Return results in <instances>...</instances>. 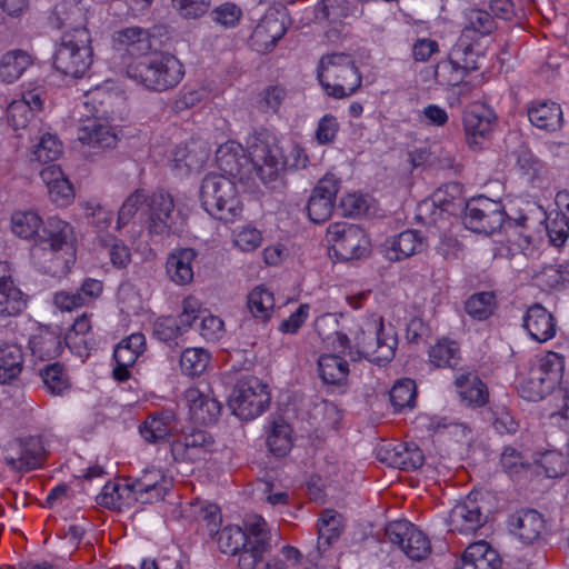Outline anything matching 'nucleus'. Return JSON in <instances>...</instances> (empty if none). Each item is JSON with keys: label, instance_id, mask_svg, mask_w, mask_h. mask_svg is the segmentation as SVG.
I'll list each match as a JSON object with an SVG mask.
<instances>
[{"label": "nucleus", "instance_id": "obj_49", "mask_svg": "<svg viewBox=\"0 0 569 569\" xmlns=\"http://www.w3.org/2000/svg\"><path fill=\"white\" fill-rule=\"evenodd\" d=\"M144 347V336L142 333H132L116 347L113 359L114 361H121L122 365H134L139 356L143 353Z\"/></svg>", "mask_w": 569, "mask_h": 569}, {"label": "nucleus", "instance_id": "obj_4", "mask_svg": "<svg viewBox=\"0 0 569 569\" xmlns=\"http://www.w3.org/2000/svg\"><path fill=\"white\" fill-rule=\"evenodd\" d=\"M126 74L143 88L162 92L177 87L184 76L181 61L164 51L146 53L126 66Z\"/></svg>", "mask_w": 569, "mask_h": 569}, {"label": "nucleus", "instance_id": "obj_8", "mask_svg": "<svg viewBox=\"0 0 569 569\" xmlns=\"http://www.w3.org/2000/svg\"><path fill=\"white\" fill-rule=\"evenodd\" d=\"M268 387L258 378L239 380L229 400L232 412L242 420H252L263 413L270 403Z\"/></svg>", "mask_w": 569, "mask_h": 569}, {"label": "nucleus", "instance_id": "obj_11", "mask_svg": "<svg viewBox=\"0 0 569 569\" xmlns=\"http://www.w3.org/2000/svg\"><path fill=\"white\" fill-rule=\"evenodd\" d=\"M386 536L391 543L399 546L403 553L413 561H421L431 552L428 537L409 521L390 522L386 527Z\"/></svg>", "mask_w": 569, "mask_h": 569}, {"label": "nucleus", "instance_id": "obj_50", "mask_svg": "<svg viewBox=\"0 0 569 569\" xmlns=\"http://www.w3.org/2000/svg\"><path fill=\"white\" fill-rule=\"evenodd\" d=\"M210 353L203 348H187L180 357L181 371L189 377L203 373L210 362Z\"/></svg>", "mask_w": 569, "mask_h": 569}, {"label": "nucleus", "instance_id": "obj_6", "mask_svg": "<svg viewBox=\"0 0 569 569\" xmlns=\"http://www.w3.org/2000/svg\"><path fill=\"white\" fill-rule=\"evenodd\" d=\"M200 200L203 209L218 220L233 221L242 211L233 179L224 174H208L202 180Z\"/></svg>", "mask_w": 569, "mask_h": 569}, {"label": "nucleus", "instance_id": "obj_26", "mask_svg": "<svg viewBox=\"0 0 569 569\" xmlns=\"http://www.w3.org/2000/svg\"><path fill=\"white\" fill-rule=\"evenodd\" d=\"M528 119L536 128L555 132L563 124L560 104L553 101H532L527 107Z\"/></svg>", "mask_w": 569, "mask_h": 569}, {"label": "nucleus", "instance_id": "obj_48", "mask_svg": "<svg viewBox=\"0 0 569 569\" xmlns=\"http://www.w3.org/2000/svg\"><path fill=\"white\" fill-rule=\"evenodd\" d=\"M247 306L254 318L266 321L274 308L273 293L268 288L258 286L248 295Z\"/></svg>", "mask_w": 569, "mask_h": 569}, {"label": "nucleus", "instance_id": "obj_16", "mask_svg": "<svg viewBox=\"0 0 569 569\" xmlns=\"http://www.w3.org/2000/svg\"><path fill=\"white\" fill-rule=\"evenodd\" d=\"M478 496L471 492L451 509L448 521L451 531L463 535L475 533L486 523L487 516L482 511Z\"/></svg>", "mask_w": 569, "mask_h": 569}, {"label": "nucleus", "instance_id": "obj_61", "mask_svg": "<svg viewBox=\"0 0 569 569\" xmlns=\"http://www.w3.org/2000/svg\"><path fill=\"white\" fill-rule=\"evenodd\" d=\"M232 242L240 251L251 252L261 246L262 233L250 224L237 227L232 231Z\"/></svg>", "mask_w": 569, "mask_h": 569}, {"label": "nucleus", "instance_id": "obj_46", "mask_svg": "<svg viewBox=\"0 0 569 569\" xmlns=\"http://www.w3.org/2000/svg\"><path fill=\"white\" fill-rule=\"evenodd\" d=\"M40 377L47 391L53 396H61L70 389L69 376L59 362L47 365L40 370Z\"/></svg>", "mask_w": 569, "mask_h": 569}, {"label": "nucleus", "instance_id": "obj_9", "mask_svg": "<svg viewBox=\"0 0 569 569\" xmlns=\"http://www.w3.org/2000/svg\"><path fill=\"white\" fill-rule=\"evenodd\" d=\"M462 220L468 229L490 236L501 231L507 219L499 201L479 197L467 203Z\"/></svg>", "mask_w": 569, "mask_h": 569}, {"label": "nucleus", "instance_id": "obj_59", "mask_svg": "<svg viewBox=\"0 0 569 569\" xmlns=\"http://www.w3.org/2000/svg\"><path fill=\"white\" fill-rule=\"evenodd\" d=\"M26 306L24 295L17 286L0 289V316H17Z\"/></svg>", "mask_w": 569, "mask_h": 569}, {"label": "nucleus", "instance_id": "obj_41", "mask_svg": "<svg viewBox=\"0 0 569 569\" xmlns=\"http://www.w3.org/2000/svg\"><path fill=\"white\" fill-rule=\"evenodd\" d=\"M243 525L247 546L266 551L271 550V532L267 521L261 516H247Z\"/></svg>", "mask_w": 569, "mask_h": 569}, {"label": "nucleus", "instance_id": "obj_22", "mask_svg": "<svg viewBox=\"0 0 569 569\" xmlns=\"http://www.w3.org/2000/svg\"><path fill=\"white\" fill-rule=\"evenodd\" d=\"M522 322L530 338L537 342L549 341L557 333L556 318L540 303H533L527 308Z\"/></svg>", "mask_w": 569, "mask_h": 569}, {"label": "nucleus", "instance_id": "obj_42", "mask_svg": "<svg viewBox=\"0 0 569 569\" xmlns=\"http://www.w3.org/2000/svg\"><path fill=\"white\" fill-rule=\"evenodd\" d=\"M565 369V357L555 351H548L540 357L530 368L532 375L537 373L538 378L550 380L551 389L560 382Z\"/></svg>", "mask_w": 569, "mask_h": 569}, {"label": "nucleus", "instance_id": "obj_56", "mask_svg": "<svg viewBox=\"0 0 569 569\" xmlns=\"http://www.w3.org/2000/svg\"><path fill=\"white\" fill-rule=\"evenodd\" d=\"M149 194L144 189H137L130 193L119 209L116 229L120 231L134 217L142 206H147Z\"/></svg>", "mask_w": 569, "mask_h": 569}, {"label": "nucleus", "instance_id": "obj_21", "mask_svg": "<svg viewBox=\"0 0 569 569\" xmlns=\"http://www.w3.org/2000/svg\"><path fill=\"white\" fill-rule=\"evenodd\" d=\"M213 446L212 437L203 430H194L171 443L174 461L196 462L203 460Z\"/></svg>", "mask_w": 569, "mask_h": 569}, {"label": "nucleus", "instance_id": "obj_37", "mask_svg": "<svg viewBox=\"0 0 569 569\" xmlns=\"http://www.w3.org/2000/svg\"><path fill=\"white\" fill-rule=\"evenodd\" d=\"M176 427L174 416L166 411L150 415L140 427V433L148 442L154 443L166 439Z\"/></svg>", "mask_w": 569, "mask_h": 569}, {"label": "nucleus", "instance_id": "obj_7", "mask_svg": "<svg viewBox=\"0 0 569 569\" xmlns=\"http://www.w3.org/2000/svg\"><path fill=\"white\" fill-rule=\"evenodd\" d=\"M355 345L361 357L381 363L395 357L398 339L393 328H386L381 318H371L357 331Z\"/></svg>", "mask_w": 569, "mask_h": 569}, {"label": "nucleus", "instance_id": "obj_45", "mask_svg": "<svg viewBox=\"0 0 569 569\" xmlns=\"http://www.w3.org/2000/svg\"><path fill=\"white\" fill-rule=\"evenodd\" d=\"M318 370L323 382L340 385L349 373L348 362L336 355H323L318 360Z\"/></svg>", "mask_w": 569, "mask_h": 569}, {"label": "nucleus", "instance_id": "obj_57", "mask_svg": "<svg viewBox=\"0 0 569 569\" xmlns=\"http://www.w3.org/2000/svg\"><path fill=\"white\" fill-rule=\"evenodd\" d=\"M550 382V380L538 378L537 373L532 375L529 371L528 376L520 382L519 393L529 401L542 400L553 391Z\"/></svg>", "mask_w": 569, "mask_h": 569}, {"label": "nucleus", "instance_id": "obj_58", "mask_svg": "<svg viewBox=\"0 0 569 569\" xmlns=\"http://www.w3.org/2000/svg\"><path fill=\"white\" fill-rule=\"evenodd\" d=\"M315 330L318 336L326 340L330 339L332 335H336L338 341V348L346 350L350 348V339L347 335L337 331L338 320L333 313H323L315 320Z\"/></svg>", "mask_w": 569, "mask_h": 569}, {"label": "nucleus", "instance_id": "obj_33", "mask_svg": "<svg viewBox=\"0 0 569 569\" xmlns=\"http://www.w3.org/2000/svg\"><path fill=\"white\" fill-rule=\"evenodd\" d=\"M318 542L317 549L319 555H323L333 541L339 539L343 530L342 516L332 510L325 509L318 519Z\"/></svg>", "mask_w": 569, "mask_h": 569}, {"label": "nucleus", "instance_id": "obj_52", "mask_svg": "<svg viewBox=\"0 0 569 569\" xmlns=\"http://www.w3.org/2000/svg\"><path fill=\"white\" fill-rule=\"evenodd\" d=\"M12 231L23 239H30L33 236L39 238L42 219L34 211H18L11 217Z\"/></svg>", "mask_w": 569, "mask_h": 569}, {"label": "nucleus", "instance_id": "obj_20", "mask_svg": "<svg viewBox=\"0 0 569 569\" xmlns=\"http://www.w3.org/2000/svg\"><path fill=\"white\" fill-rule=\"evenodd\" d=\"M174 203L170 193L159 190L149 194L147 201V227L151 234H169Z\"/></svg>", "mask_w": 569, "mask_h": 569}, {"label": "nucleus", "instance_id": "obj_51", "mask_svg": "<svg viewBox=\"0 0 569 569\" xmlns=\"http://www.w3.org/2000/svg\"><path fill=\"white\" fill-rule=\"evenodd\" d=\"M473 37H469L466 33H460L456 43L449 51L448 56L458 61L459 64L465 67V69L469 71L477 70L479 67L477 64L478 54L473 49Z\"/></svg>", "mask_w": 569, "mask_h": 569}, {"label": "nucleus", "instance_id": "obj_28", "mask_svg": "<svg viewBox=\"0 0 569 569\" xmlns=\"http://www.w3.org/2000/svg\"><path fill=\"white\" fill-rule=\"evenodd\" d=\"M40 177L48 188L52 202L59 207H66L71 203L74 198L73 187L60 167L54 164L48 166L41 170Z\"/></svg>", "mask_w": 569, "mask_h": 569}, {"label": "nucleus", "instance_id": "obj_30", "mask_svg": "<svg viewBox=\"0 0 569 569\" xmlns=\"http://www.w3.org/2000/svg\"><path fill=\"white\" fill-rule=\"evenodd\" d=\"M495 117L490 110L472 109L465 112L463 128L469 144H480L492 131Z\"/></svg>", "mask_w": 569, "mask_h": 569}, {"label": "nucleus", "instance_id": "obj_63", "mask_svg": "<svg viewBox=\"0 0 569 569\" xmlns=\"http://www.w3.org/2000/svg\"><path fill=\"white\" fill-rule=\"evenodd\" d=\"M533 462L543 469L548 478H556L565 472L563 456L557 450L535 453Z\"/></svg>", "mask_w": 569, "mask_h": 569}, {"label": "nucleus", "instance_id": "obj_54", "mask_svg": "<svg viewBox=\"0 0 569 569\" xmlns=\"http://www.w3.org/2000/svg\"><path fill=\"white\" fill-rule=\"evenodd\" d=\"M497 307L496 296L492 292L482 291L472 295L466 301V312L476 320H486Z\"/></svg>", "mask_w": 569, "mask_h": 569}, {"label": "nucleus", "instance_id": "obj_1", "mask_svg": "<svg viewBox=\"0 0 569 569\" xmlns=\"http://www.w3.org/2000/svg\"><path fill=\"white\" fill-rule=\"evenodd\" d=\"M59 28L63 31L54 52L53 64L58 71L73 78L83 77L92 63L91 36L82 24L83 13L77 4L56 7Z\"/></svg>", "mask_w": 569, "mask_h": 569}, {"label": "nucleus", "instance_id": "obj_23", "mask_svg": "<svg viewBox=\"0 0 569 569\" xmlns=\"http://www.w3.org/2000/svg\"><path fill=\"white\" fill-rule=\"evenodd\" d=\"M198 252L192 248H179L171 251L166 261V274L176 286H188L193 281V262Z\"/></svg>", "mask_w": 569, "mask_h": 569}, {"label": "nucleus", "instance_id": "obj_35", "mask_svg": "<svg viewBox=\"0 0 569 569\" xmlns=\"http://www.w3.org/2000/svg\"><path fill=\"white\" fill-rule=\"evenodd\" d=\"M33 63L32 57L23 50H10L0 59V79L6 83H13Z\"/></svg>", "mask_w": 569, "mask_h": 569}, {"label": "nucleus", "instance_id": "obj_29", "mask_svg": "<svg viewBox=\"0 0 569 569\" xmlns=\"http://www.w3.org/2000/svg\"><path fill=\"white\" fill-rule=\"evenodd\" d=\"M501 559L488 542L470 543L456 569H500Z\"/></svg>", "mask_w": 569, "mask_h": 569}, {"label": "nucleus", "instance_id": "obj_25", "mask_svg": "<svg viewBox=\"0 0 569 569\" xmlns=\"http://www.w3.org/2000/svg\"><path fill=\"white\" fill-rule=\"evenodd\" d=\"M511 531L525 543L537 541L546 529L543 516L533 509L520 510L509 519Z\"/></svg>", "mask_w": 569, "mask_h": 569}, {"label": "nucleus", "instance_id": "obj_5", "mask_svg": "<svg viewBox=\"0 0 569 569\" xmlns=\"http://www.w3.org/2000/svg\"><path fill=\"white\" fill-rule=\"evenodd\" d=\"M318 80L325 92L336 99L353 94L362 83V78L351 56L330 53L322 56L318 69Z\"/></svg>", "mask_w": 569, "mask_h": 569}, {"label": "nucleus", "instance_id": "obj_24", "mask_svg": "<svg viewBox=\"0 0 569 569\" xmlns=\"http://www.w3.org/2000/svg\"><path fill=\"white\" fill-rule=\"evenodd\" d=\"M426 247V238L419 231L406 230L386 241L385 256L390 261H400L422 252Z\"/></svg>", "mask_w": 569, "mask_h": 569}, {"label": "nucleus", "instance_id": "obj_3", "mask_svg": "<svg viewBox=\"0 0 569 569\" xmlns=\"http://www.w3.org/2000/svg\"><path fill=\"white\" fill-rule=\"evenodd\" d=\"M247 144L256 176L262 182L274 180L280 170L305 169L310 161L306 149L299 143H292L284 154L277 137L268 130L251 133Z\"/></svg>", "mask_w": 569, "mask_h": 569}, {"label": "nucleus", "instance_id": "obj_15", "mask_svg": "<svg viewBox=\"0 0 569 569\" xmlns=\"http://www.w3.org/2000/svg\"><path fill=\"white\" fill-rule=\"evenodd\" d=\"M339 186V179L332 173L326 174L318 181L307 204L308 217L311 221L321 223L330 218Z\"/></svg>", "mask_w": 569, "mask_h": 569}, {"label": "nucleus", "instance_id": "obj_14", "mask_svg": "<svg viewBox=\"0 0 569 569\" xmlns=\"http://www.w3.org/2000/svg\"><path fill=\"white\" fill-rule=\"evenodd\" d=\"M46 100V90L38 86L22 92L21 99L13 100L7 108L9 126L14 130L26 129L36 120L37 114L42 110Z\"/></svg>", "mask_w": 569, "mask_h": 569}, {"label": "nucleus", "instance_id": "obj_2", "mask_svg": "<svg viewBox=\"0 0 569 569\" xmlns=\"http://www.w3.org/2000/svg\"><path fill=\"white\" fill-rule=\"evenodd\" d=\"M31 256L43 273L60 277L69 272L76 260L72 226L57 217L49 218L41 228Z\"/></svg>", "mask_w": 569, "mask_h": 569}, {"label": "nucleus", "instance_id": "obj_53", "mask_svg": "<svg viewBox=\"0 0 569 569\" xmlns=\"http://www.w3.org/2000/svg\"><path fill=\"white\" fill-rule=\"evenodd\" d=\"M470 71L449 56L438 62L435 70V79L440 86H458Z\"/></svg>", "mask_w": 569, "mask_h": 569}, {"label": "nucleus", "instance_id": "obj_13", "mask_svg": "<svg viewBox=\"0 0 569 569\" xmlns=\"http://www.w3.org/2000/svg\"><path fill=\"white\" fill-rule=\"evenodd\" d=\"M130 482L137 499L140 503H153L164 499L172 487V480L164 471L157 467H148L141 475Z\"/></svg>", "mask_w": 569, "mask_h": 569}, {"label": "nucleus", "instance_id": "obj_19", "mask_svg": "<svg viewBox=\"0 0 569 569\" xmlns=\"http://www.w3.org/2000/svg\"><path fill=\"white\" fill-rule=\"evenodd\" d=\"M378 459L392 467L403 470H416L423 465L425 456L415 443H386L377 451Z\"/></svg>", "mask_w": 569, "mask_h": 569}, {"label": "nucleus", "instance_id": "obj_17", "mask_svg": "<svg viewBox=\"0 0 569 569\" xmlns=\"http://www.w3.org/2000/svg\"><path fill=\"white\" fill-rule=\"evenodd\" d=\"M190 419L198 425H211L217 421L221 411L220 402L212 396L208 386L190 387L183 393Z\"/></svg>", "mask_w": 569, "mask_h": 569}, {"label": "nucleus", "instance_id": "obj_12", "mask_svg": "<svg viewBox=\"0 0 569 569\" xmlns=\"http://www.w3.org/2000/svg\"><path fill=\"white\" fill-rule=\"evenodd\" d=\"M44 458L46 450L41 437L29 436L11 440L4 449L3 460L12 470L30 471L41 467Z\"/></svg>", "mask_w": 569, "mask_h": 569}, {"label": "nucleus", "instance_id": "obj_43", "mask_svg": "<svg viewBox=\"0 0 569 569\" xmlns=\"http://www.w3.org/2000/svg\"><path fill=\"white\" fill-rule=\"evenodd\" d=\"M501 231L505 233L507 241L522 252L530 249L533 237L526 216H521L518 219H507Z\"/></svg>", "mask_w": 569, "mask_h": 569}, {"label": "nucleus", "instance_id": "obj_64", "mask_svg": "<svg viewBox=\"0 0 569 569\" xmlns=\"http://www.w3.org/2000/svg\"><path fill=\"white\" fill-rule=\"evenodd\" d=\"M500 466L510 477H517L530 467L529 460L512 447H507L501 453Z\"/></svg>", "mask_w": 569, "mask_h": 569}, {"label": "nucleus", "instance_id": "obj_40", "mask_svg": "<svg viewBox=\"0 0 569 569\" xmlns=\"http://www.w3.org/2000/svg\"><path fill=\"white\" fill-rule=\"evenodd\" d=\"M23 366V352L17 343L0 345V383L17 378Z\"/></svg>", "mask_w": 569, "mask_h": 569}, {"label": "nucleus", "instance_id": "obj_32", "mask_svg": "<svg viewBox=\"0 0 569 569\" xmlns=\"http://www.w3.org/2000/svg\"><path fill=\"white\" fill-rule=\"evenodd\" d=\"M114 41L119 49L124 50L134 60H140L151 50V37L140 27H130L118 31Z\"/></svg>", "mask_w": 569, "mask_h": 569}, {"label": "nucleus", "instance_id": "obj_39", "mask_svg": "<svg viewBox=\"0 0 569 569\" xmlns=\"http://www.w3.org/2000/svg\"><path fill=\"white\" fill-rule=\"evenodd\" d=\"M463 18L465 26L461 32L469 37L482 38L491 34L497 29L495 18L486 10L478 8L467 9Z\"/></svg>", "mask_w": 569, "mask_h": 569}, {"label": "nucleus", "instance_id": "obj_44", "mask_svg": "<svg viewBox=\"0 0 569 569\" xmlns=\"http://www.w3.org/2000/svg\"><path fill=\"white\" fill-rule=\"evenodd\" d=\"M269 450L279 457L286 456L292 447V429L282 418L274 419L267 436Z\"/></svg>", "mask_w": 569, "mask_h": 569}, {"label": "nucleus", "instance_id": "obj_27", "mask_svg": "<svg viewBox=\"0 0 569 569\" xmlns=\"http://www.w3.org/2000/svg\"><path fill=\"white\" fill-rule=\"evenodd\" d=\"M99 506L107 509L121 510L137 502L130 478L107 482L101 492L96 497Z\"/></svg>", "mask_w": 569, "mask_h": 569}, {"label": "nucleus", "instance_id": "obj_55", "mask_svg": "<svg viewBox=\"0 0 569 569\" xmlns=\"http://www.w3.org/2000/svg\"><path fill=\"white\" fill-rule=\"evenodd\" d=\"M217 545L221 552L236 555L246 547V536L239 526H226L217 531Z\"/></svg>", "mask_w": 569, "mask_h": 569}, {"label": "nucleus", "instance_id": "obj_18", "mask_svg": "<svg viewBox=\"0 0 569 569\" xmlns=\"http://www.w3.org/2000/svg\"><path fill=\"white\" fill-rule=\"evenodd\" d=\"M249 152V150L247 149ZM216 162L224 176L232 178L243 179L249 177L254 167L251 157L246 151L241 143L229 140L220 144L216 151Z\"/></svg>", "mask_w": 569, "mask_h": 569}, {"label": "nucleus", "instance_id": "obj_36", "mask_svg": "<svg viewBox=\"0 0 569 569\" xmlns=\"http://www.w3.org/2000/svg\"><path fill=\"white\" fill-rule=\"evenodd\" d=\"M78 139L92 147L110 148L116 144L117 137L110 128L98 121L97 117L86 120L79 128Z\"/></svg>", "mask_w": 569, "mask_h": 569}, {"label": "nucleus", "instance_id": "obj_62", "mask_svg": "<svg viewBox=\"0 0 569 569\" xmlns=\"http://www.w3.org/2000/svg\"><path fill=\"white\" fill-rule=\"evenodd\" d=\"M207 159L208 152L197 142H191L183 148L179 147L174 152V161L182 162L188 170L200 169Z\"/></svg>", "mask_w": 569, "mask_h": 569}, {"label": "nucleus", "instance_id": "obj_38", "mask_svg": "<svg viewBox=\"0 0 569 569\" xmlns=\"http://www.w3.org/2000/svg\"><path fill=\"white\" fill-rule=\"evenodd\" d=\"M429 361L435 368H456L461 360L457 341L442 338L432 345L428 352Z\"/></svg>", "mask_w": 569, "mask_h": 569}, {"label": "nucleus", "instance_id": "obj_34", "mask_svg": "<svg viewBox=\"0 0 569 569\" xmlns=\"http://www.w3.org/2000/svg\"><path fill=\"white\" fill-rule=\"evenodd\" d=\"M29 348L36 359L44 361L58 357L63 349V345L60 335L50 329H40L31 336Z\"/></svg>", "mask_w": 569, "mask_h": 569}, {"label": "nucleus", "instance_id": "obj_60", "mask_svg": "<svg viewBox=\"0 0 569 569\" xmlns=\"http://www.w3.org/2000/svg\"><path fill=\"white\" fill-rule=\"evenodd\" d=\"M100 243L108 250L109 259L117 269H123L131 262L129 247L120 239L111 236L100 237Z\"/></svg>", "mask_w": 569, "mask_h": 569}, {"label": "nucleus", "instance_id": "obj_47", "mask_svg": "<svg viewBox=\"0 0 569 569\" xmlns=\"http://www.w3.org/2000/svg\"><path fill=\"white\" fill-rule=\"evenodd\" d=\"M389 396L395 411L412 409L417 401L416 382L409 378L399 379L392 386Z\"/></svg>", "mask_w": 569, "mask_h": 569}, {"label": "nucleus", "instance_id": "obj_10", "mask_svg": "<svg viewBox=\"0 0 569 569\" xmlns=\"http://www.w3.org/2000/svg\"><path fill=\"white\" fill-rule=\"evenodd\" d=\"M327 239L341 260L359 259L368 252L370 246L365 230L346 221L331 223L327 230Z\"/></svg>", "mask_w": 569, "mask_h": 569}, {"label": "nucleus", "instance_id": "obj_31", "mask_svg": "<svg viewBox=\"0 0 569 569\" xmlns=\"http://www.w3.org/2000/svg\"><path fill=\"white\" fill-rule=\"evenodd\" d=\"M455 386L461 401L466 405L478 408L488 402V388L477 373L466 372L459 375L455 380Z\"/></svg>", "mask_w": 569, "mask_h": 569}]
</instances>
